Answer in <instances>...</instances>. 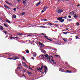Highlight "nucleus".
<instances>
[{
    "mask_svg": "<svg viewBox=\"0 0 80 80\" xmlns=\"http://www.w3.org/2000/svg\"><path fill=\"white\" fill-rule=\"evenodd\" d=\"M47 59L48 62H50V63H52V62L50 61V56L48 57V58H47Z\"/></svg>",
    "mask_w": 80,
    "mask_h": 80,
    "instance_id": "423d86ee",
    "label": "nucleus"
},
{
    "mask_svg": "<svg viewBox=\"0 0 80 80\" xmlns=\"http://www.w3.org/2000/svg\"><path fill=\"white\" fill-rule=\"evenodd\" d=\"M48 56V54H47L46 55H45V58H47Z\"/></svg>",
    "mask_w": 80,
    "mask_h": 80,
    "instance_id": "2f4dec72",
    "label": "nucleus"
},
{
    "mask_svg": "<svg viewBox=\"0 0 80 80\" xmlns=\"http://www.w3.org/2000/svg\"><path fill=\"white\" fill-rule=\"evenodd\" d=\"M17 8L18 9H20V7H17Z\"/></svg>",
    "mask_w": 80,
    "mask_h": 80,
    "instance_id": "bf43d9fd",
    "label": "nucleus"
},
{
    "mask_svg": "<svg viewBox=\"0 0 80 80\" xmlns=\"http://www.w3.org/2000/svg\"><path fill=\"white\" fill-rule=\"evenodd\" d=\"M48 25H49V26H51V25H52V24L51 23H49L48 24Z\"/></svg>",
    "mask_w": 80,
    "mask_h": 80,
    "instance_id": "a878e982",
    "label": "nucleus"
},
{
    "mask_svg": "<svg viewBox=\"0 0 80 80\" xmlns=\"http://www.w3.org/2000/svg\"><path fill=\"white\" fill-rule=\"evenodd\" d=\"M4 7H5V8H6V9H7V8L8 9H10V8L5 5H4Z\"/></svg>",
    "mask_w": 80,
    "mask_h": 80,
    "instance_id": "2eb2a0df",
    "label": "nucleus"
},
{
    "mask_svg": "<svg viewBox=\"0 0 80 80\" xmlns=\"http://www.w3.org/2000/svg\"><path fill=\"white\" fill-rule=\"evenodd\" d=\"M44 37H45L46 39L47 40H48L49 38H48V37L47 36H44Z\"/></svg>",
    "mask_w": 80,
    "mask_h": 80,
    "instance_id": "4be33fe9",
    "label": "nucleus"
},
{
    "mask_svg": "<svg viewBox=\"0 0 80 80\" xmlns=\"http://www.w3.org/2000/svg\"><path fill=\"white\" fill-rule=\"evenodd\" d=\"M18 66H21V64H18Z\"/></svg>",
    "mask_w": 80,
    "mask_h": 80,
    "instance_id": "680f3d73",
    "label": "nucleus"
},
{
    "mask_svg": "<svg viewBox=\"0 0 80 80\" xmlns=\"http://www.w3.org/2000/svg\"><path fill=\"white\" fill-rule=\"evenodd\" d=\"M78 18V16L76 15V14H74V18L77 19V18Z\"/></svg>",
    "mask_w": 80,
    "mask_h": 80,
    "instance_id": "4468645a",
    "label": "nucleus"
},
{
    "mask_svg": "<svg viewBox=\"0 0 80 80\" xmlns=\"http://www.w3.org/2000/svg\"><path fill=\"white\" fill-rule=\"evenodd\" d=\"M32 60H34V58L33 57H32Z\"/></svg>",
    "mask_w": 80,
    "mask_h": 80,
    "instance_id": "13d9d810",
    "label": "nucleus"
},
{
    "mask_svg": "<svg viewBox=\"0 0 80 80\" xmlns=\"http://www.w3.org/2000/svg\"><path fill=\"white\" fill-rule=\"evenodd\" d=\"M43 56H45V55L43 54H42V56L41 57H43Z\"/></svg>",
    "mask_w": 80,
    "mask_h": 80,
    "instance_id": "338daca9",
    "label": "nucleus"
},
{
    "mask_svg": "<svg viewBox=\"0 0 80 80\" xmlns=\"http://www.w3.org/2000/svg\"><path fill=\"white\" fill-rule=\"evenodd\" d=\"M0 29H1V30H3V26H0Z\"/></svg>",
    "mask_w": 80,
    "mask_h": 80,
    "instance_id": "6ab92c4d",
    "label": "nucleus"
},
{
    "mask_svg": "<svg viewBox=\"0 0 80 80\" xmlns=\"http://www.w3.org/2000/svg\"><path fill=\"white\" fill-rule=\"evenodd\" d=\"M4 26L5 27H8V26H7V24H6V23H4Z\"/></svg>",
    "mask_w": 80,
    "mask_h": 80,
    "instance_id": "cd10ccee",
    "label": "nucleus"
},
{
    "mask_svg": "<svg viewBox=\"0 0 80 80\" xmlns=\"http://www.w3.org/2000/svg\"><path fill=\"white\" fill-rule=\"evenodd\" d=\"M59 70L60 72H63V70H64V69L62 68H60L59 69Z\"/></svg>",
    "mask_w": 80,
    "mask_h": 80,
    "instance_id": "dca6fc26",
    "label": "nucleus"
},
{
    "mask_svg": "<svg viewBox=\"0 0 80 80\" xmlns=\"http://www.w3.org/2000/svg\"><path fill=\"white\" fill-rule=\"evenodd\" d=\"M29 69H30V70H32V68H30V67L29 68Z\"/></svg>",
    "mask_w": 80,
    "mask_h": 80,
    "instance_id": "864d4df0",
    "label": "nucleus"
},
{
    "mask_svg": "<svg viewBox=\"0 0 80 80\" xmlns=\"http://www.w3.org/2000/svg\"><path fill=\"white\" fill-rule=\"evenodd\" d=\"M53 65H55V64H56V62H53Z\"/></svg>",
    "mask_w": 80,
    "mask_h": 80,
    "instance_id": "37998d69",
    "label": "nucleus"
},
{
    "mask_svg": "<svg viewBox=\"0 0 80 80\" xmlns=\"http://www.w3.org/2000/svg\"><path fill=\"white\" fill-rule=\"evenodd\" d=\"M67 17L66 16H64V17H62L61 18H60V19H63V18H65V19H67Z\"/></svg>",
    "mask_w": 80,
    "mask_h": 80,
    "instance_id": "1a4fd4ad",
    "label": "nucleus"
},
{
    "mask_svg": "<svg viewBox=\"0 0 80 80\" xmlns=\"http://www.w3.org/2000/svg\"><path fill=\"white\" fill-rule=\"evenodd\" d=\"M18 35H23V34L21 33V34H18Z\"/></svg>",
    "mask_w": 80,
    "mask_h": 80,
    "instance_id": "5fc2aeb1",
    "label": "nucleus"
},
{
    "mask_svg": "<svg viewBox=\"0 0 80 80\" xmlns=\"http://www.w3.org/2000/svg\"><path fill=\"white\" fill-rule=\"evenodd\" d=\"M27 53H29V51L28 50H27L26 51Z\"/></svg>",
    "mask_w": 80,
    "mask_h": 80,
    "instance_id": "c85d7f7f",
    "label": "nucleus"
},
{
    "mask_svg": "<svg viewBox=\"0 0 80 80\" xmlns=\"http://www.w3.org/2000/svg\"><path fill=\"white\" fill-rule=\"evenodd\" d=\"M51 62H52L53 63L54 62V60H53V59H52Z\"/></svg>",
    "mask_w": 80,
    "mask_h": 80,
    "instance_id": "58836bf2",
    "label": "nucleus"
},
{
    "mask_svg": "<svg viewBox=\"0 0 80 80\" xmlns=\"http://www.w3.org/2000/svg\"><path fill=\"white\" fill-rule=\"evenodd\" d=\"M6 21L8 23H10L11 22L8 20V19H6Z\"/></svg>",
    "mask_w": 80,
    "mask_h": 80,
    "instance_id": "aec40b11",
    "label": "nucleus"
},
{
    "mask_svg": "<svg viewBox=\"0 0 80 80\" xmlns=\"http://www.w3.org/2000/svg\"><path fill=\"white\" fill-rule=\"evenodd\" d=\"M48 40H50V41H52V40L50 39H48Z\"/></svg>",
    "mask_w": 80,
    "mask_h": 80,
    "instance_id": "052dcab7",
    "label": "nucleus"
},
{
    "mask_svg": "<svg viewBox=\"0 0 80 80\" xmlns=\"http://www.w3.org/2000/svg\"><path fill=\"white\" fill-rule=\"evenodd\" d=\"M57 20H59L60 22H61V23H63V22L65 21V20H64V19H60L59 18H57Z\"/></svg>",
    "mask_w": 80,
    "mask_h": 80,
    "instance_id": "20e7f679",
    "label": "nucleus"
},
{
    "mask_svg": "<svg viewBox=\"0 0 80 80\" xmlns=\"http://www.w3.org/2000/svg\"><path fill=\"white\" fill-rule=\"evenodd\" d=\"M8 5H10V6H13V4L11 3H9Z\"/></svg>",
    "mask_w": 80,
    "mask_h": 80,
    "instance_id": "c9c22d12",
    "label": "nucleus"
},
{
    "mask_svg": "<svg viewBox=\"0 0 80 80\" xmlns=\"http://www.w3.org/2000/svg\"><path fill=\"white\" fill-rule=\"evenodd\" d=\"M68 18H71V16L69 15L68 16Z\"/></svg>",
    "mask_w": 80,
    "mask_h": 80,
    "instance_id": "c03bdc74",
    "label": "nucleus"
},
{
    "mask_svg": "<svg viewBox=\"0 0 80 80\" xmlns=\"http://www.w3.org/2000/svg\"><path fill=\"white\" fill-rule=\"evenodd\" d=\"M76 25L77 26H79V25H80V24H79V23L78 22H77L76 23Z\"/></svg>",
    "mask_w": 80,
    "mask_h": 80,
    "instance_id": "7c9ffc66",
    "label": "nucleus"
},
{
    "mask_svg": "<svg viewBox=\"0 0 80 80\" xmlns=\"http://www.w3.org/2000/svg\"><path fill=\"white\" fill-rule=\"evenodd\" d=\"M37 56V53H35V52H34L33 53V57H35Z\"/></svg>",
    "mask_w": 80,
    "mask_h": 80,
    "instance_id": "f3484780",
    "label": "nucleus"
},
{
    "mask_svg": "<svg viewBox=\"0 0 80 80\" xmlns=\"http://www.w3.org/2000/svg\"><path fill=\"white\" fill-rule=\"evenodd\" d=\"M41 2H42V0H41L39 1V2L36 4V6H37V7H38V6L39 5V4L41 3Z\"/></svg>",
    "mask_w": 80,
    "mask_h": 80,
    "instance_id": "0eeeda50",
    "label": "nucleus"
},
{
    "mask_svg": "<svg viewBox=\"0 0 80 80\" xmlns=\"http://www.w3.org/2000/svg\"><path fill=\"white\" fill-rule=\"evenodd\" d=\"M41 27H42V28H45V26H41Z\"/></svg>",
    "mask_w": 80,
    "mask_h": 80,
    "instance_id": "79ce46f5",
    "label": "nucleus"
},
{
    "mask_svg": "<svg viewBox=\"0 0 80 80\" xmlns=\"http://www.w3.org/2000/svg\"><path fill=\"white\" fill-rule=\"evenodd\" d=\"M46 10L45 9H43L42 10V11L41 12H45Z\"/></svg>",
    "mask_w": 80,
    "mask_h": 80,
    "instance_id": "c756f323",
    "label": "nucleus"
},
{
    "mask_svg": "<svg viewBox=\"0 0 80 80\" xmlns=\"http://www.w3.org/2000/svg\"><path fill=\"white\" fill-rule=\"evenodd\" d=\"M63 40L65 42H67V39L66 38H63Z\"/></svg>",
    "mask_w": 80,
    "mask_h": 80,
    "instance_id": "a211bd4d",
    "label": "nucleus"
},
{
    "mask_svg": "<svg viewBox=\"0 0 80 80\" xmlns=\"http://www.w3.org/2000/svg\"><path fill=\"white\" fill-rule=\"evenodd\" d=\"M40 35H45V34L42 33L40 34Z\"/></svg>",
    "mask_w": 80,
    "mask_h": 80,
    "instance_id": "8fccbe9b",
    "label": "nucleus"
},
{
    "mask_svg": "<svg viewBox=\"0 0 80 80\" xmlns=\"http://www.w3.org/2000/svg\"><path fill=\"white\" fill-rule=\"evenodd\" d=\"M25 12H23L21 13V15H25Z\"/></svg>",
    "mask_w": 80,
    "mask_h": 80,
    "instance_id": "393cba45",
    "label": "nucleus"
},
{
    "mask_svg": "<svg viewBox=\"0 0 80 80\" xmlns=\"http://www.w3.org/2000/svg\"><path fill=\"white\" fill-rule=\"evenodd\" d=\"M28 36H29V37H31V36H32L31 35H28Z\"/></svg>",
    "mask_w": 80,
    "mask_h": 80,
    "instance_id": "69168bd1",
    "label": "nucleus"
},
{
    "mask_svg": "<svg viewBox=\"0 0 80 80\" xmlns=\"http://www.w3.org/2000/svg\"><path fill=\"white\" fill-rule=\"evenodd\" d=\"M42 57V58H45V57L44 56H42V57Z\"/></svg>",
    "mask_w": 80,
    "mask_h": 80,
    "instance_id": "603ef678",
    "label": "nucleus"
},
{
    "mask_svg": "<svg viewBox=\"0 0 80 80\" xmlns=\"http://www.w3.org/2000/svg\"><path fill=\"white\" fill-rule=\"evenodd\" d=\"M5 2L6 3H7V4H9V3L8 2V1H5Z\"/></svg>",
    "mask_w": 80,
    "mask_h": 80,
    "instance_id": "e433bc0d",
    "label": "nucleus"
},
{
    "mask_svg": "<svg viewBox=\"0 0 80 80\" xmlns=\"http://www.w3.org/2000/svg\"><path fill=\"white\" fill-rule=\"evenodd\" d=\"M12 17H13V18H15L17 17V16L15 15L14 14L12 15Z\"/></svg>",
    "mask_w": 80,
    "mask_h": 80,
    "instance_id": "412c9836",
    "label": "nucleus"
},
{
    "mask_svg": "<svg viewBox=\"0 0 80 80\" xmlns=\"http://www.w3.org/2000/svg\"><path fill=\"white\" fill-rule=\"evenodd\" d=\"M16 10H17V9H16V8H14L13 10H14V11H16Z\"/></svg>",
    "mask_w": 80,
    "mask_h": 80,
    "instance_id": "de8ad7c7",
    "label": "nucleus"
},
{
    "mask_svg": "<svg viewBox=\"0 0 80 80\" xmlns=\"http://www.w3.org/2000/svg\"><path fill=\"white\" fill-rule=\"evenodd\" d=\"M58 13H61L62 12H63V10L61 9H60L59 8H58L56 11Z\"/></svg>",
    "mask_w": 80,
    "mask_h": 80,
    "instance_id": "f257e3e1",
    "label": "nucleus"
},
{
    "mask_svg": "<svg viewBox=\"0 0 80 80\" xmlns=\"http://www.w3.org/2000/svg\"><path fill=\"white\" fill-rule=\"evenodd\" d=\"M10 38H11V39H12L13 38H14V37H10Z\"/></svg>",
    "mask_w": 80,
    "mask_h": 80,
    "instance_id": "a19ab883",
    "label": "nucleus"
},
{
    "mask_svg": "<svg viewBox=\"0 0 80 80\" xmlns=\"http://www.w3.org/2000/svg\"><path fill=\"white\" fill-rule=\"evenodd\" d=\"M43 65H42L41 66V68L40 67L39 68H37V70H42L43 69Z\"/></svg>",
    "mask_w": 80,
    "mask_h": 80,
    "instance_id": "39448f33",
    "label": "nucleus"
},
{
    "mask_svg": "<svg viewBox=\"0 0 80 80\" xmlns=\"http://www.w3.org/2000/svg\"><path fill=\"white\" fill-rule=\"evenodd\" d=\"M75 37L76 38V39H77V38H78V35L76 36Z\"/></svg>",
    "mask_w": 80,
    "mask_h": 80,
    "instance_id": "72a5a7b5",
    "label": "nucleus"
},
{
    "mask_svg": "<svg viewBox=\"0 0 80 80\" xmlns=\"http://www.w3.org/2000/svg\"><path fill=\"white\" fill-rule=\"evenodd\" d=\"M62 33H64V34H65V35H67V33H68V32H62Z\"/></svg>",
    "mask_w": 80,
    "mask_h": 80,
    "instance_id": "b1692460",
    "label": "nucleus"
},
{
    "mask_svg": "<svg viewBox=\"0 0 80 80\" xmlns=\"http://www.w3.org/2000/svg\"><path fill=\"white\" fill-rule=\"evenodd\" d=\"M44 21H47V19H44L43 20Z\"/></svg>",
    "mask_w": 80,
    "mask_h": 80,
    "instance_id": "e2e57ef3",
    "label": "nucleus"
},
{
    "mask_svg": "<svg viewBox=\"0 0 80 80\" xmlns=\"http://www.w3.org/2000/svg\"><path fill=\"white\" fill-rule=\"evenodd\" d=\"M22 3L24 5H25V3H26V2L25 1H23V0H22Z\"/></svg>",
    "mask_w": 80,
    "mask_h": 80,
    "instance_id": "5701e85b",
    "label": "nucleus"
},
{
    "mask_svg": "<svg viewBox=\"0 0 80 80\" xmlns=\"http://www.w3.org/2000/svg\"><path fill=\"white\" fill-rule=\"evenodd\" d=\"M66 72H67V73H72V71H69L68 70H66Z\"/></svg>",
    "mask_w": 80,
    "mask_h": 80,
    "instance_id": "ddd939ff",
    "label": "nucleus"
},
{
    "mask_svg": "<svg viewBox=\"0 0 80 80\" xmlns=\"http://www.w3.org/2000/svg\"><path fill=\"white\" fill-rule=\"evenodd\" d=\"M40 72H41V73H42L43 72V71H40Z\"/></svg>",
    "mask_w": 80,
    "mask_h": 80,
    "instance_id": "6e6d98bb",
    "label": "nucleus"
},
{
    "mask_svg": "<svg viewBox=\"0 0 80 80\" xmlns=\"http://www.w3.org/2000/svg\"><path fill=\"white\" fill-rule=\"evenodd\" d=\"M65 63L66 65H68V63L67 62H65Z\"/></svg>",
    "mask_w": 80,
    "mask_h": 80,
    "instance_id": "49530a36",
    "label": "nucleus"
},
{
    "mask_svg": "<svg viewBox=\"0 0 80 80\" xmlns=\"http://www.w3.org/2000/svg\"><path fill=\"white\" fill-rule=\"evenodd\" d=\"M69 14L71 15H73L74 14V12H73V11H72L69 13Z\"/></svg>",
    "mask_w": 80,
    "mask_h": 80,
    "instance_id": "f8f14e48",
    "label": "nucleus"
},
{
    "mask_svg": "<svg viewBox=\"0 0 80 80\" xmlns=\"http://www.w3.org/2000/svg\"><path fill=\"white\" fill-rule=\"evenodd\" d=\"M3 32L4 33H5V34H7V32L5 31H4Z\"/></svg>",
    "mask_w": 80,
    "mask_h": 80,
    "instance_id": "473e14b6",
    "label": "nucleus"
},
{
    "mask_svg": "<svg viewBox=\"0 0 80 80\" xmlns=\"http://www.w3.org/2000/svg\"><path fill=\"white\" fill-rule=\"evenodd\" d=\"M39 45H40V46H44V45H43V43L40 42H39Z\"/></svg>",
    "mask_w": 80,
    "mask_h": 80,
    "instance_id": "9d476101",
    "label": "nucleus"
},
{
    "mask_svg": "<svg viewBox=\"0 0 80 80\" xmlns=\"http://www.w3.org/2000/svg\"><path fill=\"white\" fill-rule=\"evenodd\" d=\"M43 53H45V51L43 50Z\"/></svg>",
    "mask_w": 80,
    "mask_h": 80,
    "instance_id": "a18cd8bd",
    "label": "nucleus"
},
{
    "mask_svg": "<svg viewBox=\"0 0 80 80\" xmlns=\"http://www.w3.org/2000/svg\"><path fill=\"white\" fill-rule=\"evenodd\" d=\"M17 1L18 2H21V1H22V0H17Z\"/></svg>",
    "mask_w": 80,
    "mask_h": 80,
    "instance_id": "09e8293b",
    "label": "nucleus"
},
{
    "mask_svg": "<svg viewBox=\"0 0 80 80\" xmlns=\"http://www.w3.org/2000/svg\"><path fill=\"white\" fill-rule=\"evenodd\" d=\"M43 68H44V72L46 73H47V70H48V68L46 66H44Z\"/></svg>",
    "mask_w": 80,
    "mask_h": 80,
    "instance_id": "f03ea898",
    "label": "nucleus"
},
{
    "mask_svg": "<svg viewBox=\"0 0 80 80\" xmlns=\"http://www.w3.org/2000/svg\"><path fill=\"white\" fill-rule=\"evenodd\" d=\"M22 59L23 60H25V58H24V57L22 58Z\"/></svg>",
    "mask_w": 80,
    "mask_h": 80,
    "instance_id": "4d7b16f0",
    "label": "nucleus"
},
{
    "mask_svg": "<svg viewBox=\"0 0 80 80\" xmlns=\"http://www.w3.org/2000/svg\"><path fill=\"white\" fill-rule=\"evenodd\" d=\"M27 73L28 75H32V73L29 72V71H28L27 72Z\"/></svg>",
    "mask_w": 80,
    "mask_h": 80,
    "instance_id": "9b49d317",
    "label": "nucleus"
},
{
    "mask_svg": "<svg viewBox=\"0 0 80 80\" xmlns=\"http://www.w3.org/2000/svg\"><path fill=\"white\" fill-rule=\"evenodd\" d=\"M77 6L78 7H80V5H77Z\"/></svg>",
    "mask_w": 80,
    "mask_h": 80,
    "instance_id": "0e129e2a",
    "label": "nucleus"
},
{
    "mask_svg": "<svg viewBox=\"0 0 80 80\" xmlns=\"http://www.w3.org/2000/svg\"><path fill=\"white\" fill-rule=\"evenodd\" d=\"M12 60H17V59H19V58L18 57H17L15 56H13L12 57Z\"/></svg>",
    "mask_w": 80,
    "mask_h": 80,
    "instance_id": "7ed1b4c3",
    "label": "nucleus"
},
{
    "mask_svg": "<svg viewBox=\"0 0 80 80\" xmlns=\"http://www.w3.org/2000/svg\"><path fill=\"white\" fill-rule=\"evenodd\" d=\"M58 56H59V57H60V56H59V55H55V57H58Z\"/></svg>",
    "mask_w": 80,
    "mask_h": 80,
    "instance_id": "4c0bfd02",
    "label": "nucleus"
},
{
    "mask_svg": "<svg viewBox=\"0 0 80 80\" xmlns=\"http://www.w3.org/2000/svg\"><path fill=\"white\" fill-rule=\"evenodd\" d=\"M15 38H17V39L19 38H18V37H15Z\"/></svg>",
    "mask_w": 80,
    "mask_h": 80,
    "instance_id": "3c124183",
    "label": "nucleus"
},
{
    "mask_svg": "<svg viewBox=\"0 0 80 80\" xmlns=\"http://www.w3.org/2000/svg\"><path fill=\"white\" fill-rule=\"evenodd\" d=\"M22 63L24 67H28L27 64H26V63H25L24 62H22Z\"/></svg>",
    "mask_w": 80,
    "mask_h": 80,
    "instance_id": "6e6552de",
    "label": "nucleus"
},
{
    "mask_svg": "<svg viewBox=\"0 0 80 80\" xmlns=\"http://www.w3.org/2000/svg\"><path fill=\"white\" fill-rule=\"evenodd\" d=\"M7 59H9V60H13V59L12 58H7Z\"/></svg>",
    "mask_w": 80,
    "mask_h": 80,
    "instance_id": "f704fd0d",
    "label": "nucleus"
},
{
    "mask_svg": "<svg viewBox=\"0 0 80 80\" xmlns=\"http://www.w3.org/2000/svg\"><path fill=\"white\" fill-rule=\"evenodd\" d=\"M17 68L18 69H20L21 68V67H17Z\"/></svg>",
    "mask_w": 80,
    "mask_h": 80,
    "instance_id": "ea45409f",
    "label": "nucleus"
},
{
    "mask_svg": "<svg viewBox=\"0 0 80 80\" xmlns=\"http://www.w3.org/2000/svg\"><path fill=\"white\" fill-rule=\"evenodd\" d=\"M44 8L45 9H47L48 8L47 6H45L44 7Z\"/></svg>",
    "mask_w": 80,
    "mask_h": 80,
    "instance_id": "bb28decb",
    "label": "nucleus"
},
{
    "mask_svg": "<svg viewBox=\"0 0 80 80\" xmlns=\"http://www.w3.org/2000/svg\"><path fill=\"white\" fill-rule=\"evenodd\" d=\"M68 21H71V19H68Z\"/></svg>",
    "mask_w": 80,
    "mask_h": 80,
    "instance_id": "774afa93",
    "label": "nucleus"
}]
</instances>
